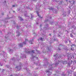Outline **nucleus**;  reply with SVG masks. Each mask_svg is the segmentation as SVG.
Here are the masks:
<instances>
[{
    "label": "nucleus",
    "instance_id": "nucleus-54",
    "mask_svg": "<svg viewBox=\"0 0 76 76\" xmlns=\"http://www.w3.org/2000/svg\"><path fill=\"white\" fill-rule=\"evenodd\" d=\"M50 19H51V17H50Z\"/></svg>",
    "mask_w": 76,
    "mask_h": 76
},
{
    "label": "nucleus",
    "instance_id": "nucleus-61",
    "mask_svg": "<svg viewBox=\"0 0 76 76\" xmlns=\"http://www.w3.org/2000/svg\"><path fill=\"white\" fill-rule=\"evenodd\" d=\"M59 37H60V35H59Z\"/></svg>",
    "mask_w": 76,
    "mask_h": 76
},
{
    "label": "nucleus",
    "instance_id": "nucleus-15",
    "mask_svg": "<svg viewBox=\"0 0 76 76\" xmlns=\"http://www.w3.org/2000/svg\"><path fill=\"white\" fill-rule=\"evenodd\" d=\"M57 2L58 4H61V3H62V2L61 1H57Z\"/></svg>",
    "mask_w": 76,
    "mask_h": 76
},
{
    "label": "nucleus",
    "instance_id": "nucleus-21",
    "mask_svg": "<svg viewBox=\"0 0 76 76\" xmlns=\"http://www.w3.org/2000/svg\"><path fill=\"white\" fill-rule=\"evenodd\" d=\"M19 19L20 20H21V21H22V20H23V19L22 18H21V17H19Z\"/></svg>",
    "mask_w": 76,
    "mask_h": 76
},
{
    "label": "nucleus",
    "instance_id": "nucleus-13",
    "mask_svg": "<svg viewBox=\"0 0 76 76\" xmlns=\"http://www.w3.org/2000/svg\"><path fill=\"white\" fill-rule=\"evenodd\" d=\"M17 32V36H19L20 35V32L18 31H16Z\"/></svg>",
    "mask_w": 76,
    "mask_h": 76
},
{
    "label": "nucleus",
    "instance_id": "nucleus-25",
    "mask_svg": "<svg viewBox=\"0 0 76 76\" xmlns=\"http://www.w3.org/2000/svg\"><path fill=\"white\" fill-rule=\"evenodd\" d=\"M14 76H19V74H14Z\"/></svg>",
    "mask_w": 76,
    "mask_h": 76
},
{
    "label": "nucleus",
    "instance_id": "nucleus-35",
    "mask_svg": "<svg viewBox=\"0 0 76 76\" xmlns=\"http://www.w3.org/2000/svg\"><path fill=\"white\" fill-rule=\"evenodd\" d=\"M3 53H4V54H6V53H4V51L2 52Z\"/></svg>",
    "mask_w": 76,
    "mask_h": 76
},
{
    "label": "nucleus",
    "instance_id": "nucleus-46",
    "mask_svg": "<svg viewBox=\"0 0 76 76\" xmlns=\"http://www.w3.org/2000/svg\"><path fill=\"white\" fill-rule=\"evenodd\" d=\"M69 42H71V41H70V40H69Z\"/></svg>",
    "mask_w": 76,
    "mask_h": 76
},
{
    "label": "nucleus",
    "instance_id": "nucleus-6",
    "mask_svg": "<svg viewBox=\"0 0 76 76\" xmlns=\"http://www.w3.org/2000/svg\"><path fill=\"white\" fill-rule=\"evenodd\" d=\"M16 68L18 70H20L21 69V66H16Z\"/></svg>",
    "mask_w": 76,
    "mask_h": 76
},
{
    "label": "nucleus",
    "instance_id": "nucleus-52",
    "mask_svg": "<svg viewBox=\"0 0 76 76\" xmlns=\"http://www.w3.org/2000/svg\"><path fill=\"white\" fill-rule=\"evenodd\" d=\"M1 65V63H0V66Z\"/></svg>",
    "mask_w": 76,
    "mask_h": 76
},
{
    "label": "nucleus",
    "instance_id": "nucleus-24",
    "mask_svg": "<svg viewBox=\"0 0 76 76\" xmlns=\"http://www.w3.org/2000/svg\"><path fill=\"white\" fill-rule=\"evenodd\" d=\"M70 36L71 37H73V35H72V34H70Z\"/></svg>",
    "mask_w": 76,
    "mask_h": 76
},
{
    "label": "nucleus",
    "instance_id": "nucleus-36",
    "mask_svg": "<svg viewBox=\"0 0 76 76\" xmlns=\"http://www.w3.org/2000/svg\"><path fill=\"white\" fill-rule=\"evenodd\" d=\"M54 41H57V39H54Z\"/></svg>",
    "mask_w": 76,
    "mask_h": 76
},
{
    "label": "nucleus",
    "instance_id": "nucleus-39",
    "mask_svg": "<svg viewBox=\"0 0 76 76\" xmlns=\"http://www.w3.org/2000/svg\"><path fill=\"white\" fill-rule=\"evenodd\" d=\"M31 18L32 19V18H33V16H32V15H31Z\"/></svg>",
    "mask_w": 76,
    "mask_h": 76
},
{
    "label": "nucleus",
    "instance_id": "nucleus-51",
    "mask_svg": "<svg viewBox=\"0 0 76 76\" xmlns=\"http://www.w3.org/2000/svg\"><path fill=\"white\" fill-rule=\"evenodd\" d=\"M3 66V65H1V66Z\"/></svg>",
    "mask_w": 76,
    "mask_h": 76
},
{
    "label": "nucleus",
    "instance_id": "nucleus-14",
    "mask_svg": "<svg viewBox=\"0 0 76 76\" xmlns=\"http://www.w3.org/2000/svg\"><path fill=\"white\" fill-rule=\"evenodd\" d=\"M52 65H50V66L49 67V70H52V68L53 67H51Z\"/></svg>",
    "mask_w": 76,
    "mask_h": 76
},
{
    "label": "nucleus",
    "instance_id": "nucleus-28",
    "mask_svg": "<svg viewBox=\"0 0 76 76\" xmlns=\"http://www.w3.org/2000/svg\"><path fill=\"white\" fill-rule=\"evenodd\" d=\"M39 39H40V40H41V41H43V39L41 37Z\"/></svg>",
    "mask_w": 76,
    "mask_h": 76
},
{
    "label": "nucleus",
    "instance_id": "nucleus-7",
    "mask_svg": "<svg viewBox=\"0 0 76 76\" xmlns=\"http://www.w3.org/2000/svg\"><path fill=\"white\" fill-rule=\"evenodd\" d=\"M46 73H49L48 74V76H50V75H51V74L52 73L51 72H50L48 70H46Z\"/></svg>",
    "mask_w": 76,
    "mask_h": 76
},
{
    "label": "nucleus",
    "instance_id": "nucleus-47",
    "mask_svg": "<svg viewBox=\"0 0 76 76\" xmlns=\"http://www.w3.org/2000/svg\"><path fill=\"white\" fill-rule=\"evenodd\" d=\"M49 35H50V36H51V34H50Z\"/></svg>",
    "mask_w": 76,
    "mask_h": 76
},
{
    "label": "nucleus",
    "instance_id": "nucleus-10",
    "mask_svg": "<svg viewBox=\"0 0 76 76\" xmlns=\"http://www.w3.org/2000/svg\"><path fill=\"white\" fill-rule=\"evenodd\" d=\"M45 65H44V66H47L48 64V62H46L45 63Z\"/></svg>",
    "mask_w": 76,
    "mask_h": 76
},
{
    "label": "nucleus",
    "instance_id": "nucleus-40",
    "mask_svg": "<svg viewBox=\"0 0 76 76\" xmlns=\"http://www.w3.org/2000/svg\"><path fill=\"white\" fill-rule=\"evenodd\" d=\"M4 69H2V72H4Z\"/></svg>",
    "mask_w": 76,
    "mask_h": 76
},
{
    "label": "nucleus",
    "instance_id": "nucleus-3",
    "mask_svg": "<svg viewBox=\"0 0 76 76\" xmlns=\"http://www.w3.org/2000/svg\"><path fill=\"white\" fill-rule=\"evenodd\" d=\"M72 56V54H69V53H68L67 55V57H68V60L69 61V58H72V57L71 56Z\"/></svg>",
    "mask_w": 76,
    "mask_h": 76
},
{
    "label": "nucleus",
    "instance_id": "nucleus-20",
    "mask_svg": "<svg viewBox=\"0 0 76 76\" xmlns=\"http://www.w3.org/2000/svg\"><path fill=\"white\" fill-rule=\"evenodd\" d=\"M72 28H74V29H76V26H72Z\"/></svg>",
    "mask_w": 76,
    "mask_h": 76
},
{
    "label": "nucleus",
    "instance_id": "nucleus-62",
    "mask_svg": "<svg viewBox=\"0 0 76 76\" xmlns=\"http://www.w3.org/2000/svg\"><path fill=\"white\" fill-rule=\"evenodd\" d=\"M5 3H6V1H5Z\"/></svg>",
    "mask_w": 76,
    "mask_h": 76
},
{
    "label": "nucleus",
    "instance_id": "nucleus-30",
    "mask_svg": "<svg viewBox=\"0 0 76 76\" xmlns=\"http://www.w3.org/2000/svg\"><path fill=\"white\" fill-rule=\"evenodd\" d=\"M35 53L34 51V50H32L31 51V52H30V53Z\"/></svg>",
    "mask_w": 76,
    "mask_h": 76
},
{
    "label": "nucleus",
    "instance_id": "nucleus-26",
    "mask_svg": "<svg viewBox=\"0 0 76 76\" xmlns=\"http://www.w3.org/2000/svg\"><path fill=\"white\" fill-rule=\"evenodd\" d=\"M6 67H7V68H9V65H6Z\"/></svg>",
    "mask_w": 76,
    "mask_h": 76
},
{
    "label": "nucleus",
    "instance_id": "nucleus-2",
    "mask_svg": "<svg viewBox=\"0 0 76 76\" xmlns=\"http://www.w3.org/2000/svg\"><path fill=\"white\" fill-rule=\"evenodd\" d=\"M58 54H56L55 55L53 56L54 60L55 59V60H57V59H58V58H61V56H58Z\"/></svg>",
    "mask_w": 76,
    "mask_h": 76
},
{
    "label": "nucleus",
    "instance_id": "nucleus-59",
    "mask_svg": "<svg viewBox=\"0 0 76 76\" xmlns=\"http://www.w3.org/2000/svg\"><path fill=\"white\" fill-rule=\"evenodd\" d=\"M9 13H10V12H9Z\"/></svg>",
    "mask_w": 76,
    "mask_h": 76
},
{
    "label": "nucleus",
    "instance_id": "nucleus-27",
    "mask_svg": "<svg viewBox=\"0 0 76 76\" xmlns=\"http://www.w3.org/2000/svg\"><path fill=\"white\" fill-rule=\"evenodd\" d=\"M10 18H10V17H9V18H7L5 19V20H7V19H10Z\"/></svg>",
    "mask_w": 76,
    "mask_h": 76
},
{
    "label": "nucleus",
    "instance_id": "nucleus-16",
    "mask_svg": "<svg viewBox=\"0 0 76 76\" xmlns=\"http://www.w3.org/2000/svg\"><path fill=\"white\" fill-rule=\"evenodd\" d=\"M13 50L12 49H10V50H9V52L10 53H13Z\"/></svg>",
    "mask_w": 76,
    "mask_h": 76
},
{
    "label": "nucleus",
    "instance_id": "nucleus-18",
    "mask_svg": "<svg viewBox=\"0 0 76 76\" xmlns=\"http://www.w3.org/2000/svg\"><path fill=\"white\" fill-rule=\"evenodd\" d=\"M61 47H62L63 49H64L65 48V45H63L62 46H61Z\"/></svg>",
    "mask_w": 76,
    "mask_h": 76
},
{
    "label": "nucleus",
    "instance_id": "nucleus-8",
    "mask_svg": "<svg viewBox=\"0 0 76 76\" xmlns=\"http://www.w3.org/2000/svg\"><path fill=\"white\" fill-rule=\"evenodd\" d=\"M33 41H34V40L32 39V40H30L29 41V43L30 44H32V42H33Z\"/></svg>",
    "mask_w": 76,
    "mask_h": 76
},
{
    "label": "nucleus",
    "instance_id": "nucleus-32",
    "mask_svg": "<svg viewBox=\"0 0 76 76\" xmlns=\"http://www.w3.org/2000/svg\"><path fill=\"white\" fill-rule=\"evenodd\" d=\"M48 20H45V22H48Z\"/></svg>",
    "mask_w": 76,
    "mask_h": 76
},
{
    "label": "nucleus",
    "instance_id": "nucleus-57",
    "mask_svg": "<svg viewBox=\"0 0 76 76\" xmlns=\"http://www.w3.org/2000/svg\"><path fill=\"white\" fill-rule=\"evenodd\" d=\"M66 1H67V0H66Z\"/></svg>",
    "mask_w": 76,
    "mask_h": 76
},
{
    "label": "nucleus",
    "instance_id": "nucleus-53",
    "mask_svg": "<svg viewBox=\"0 0 76 76\" xmlns=\"http://www.w3.org/2000/svg\"><path fill=\"white\" fill-rule=\"evenodd\" d=\"M26 70H27V69L26 68Z\"/></svg>",
    "mask_w": 76,
    "mask_h": 76
},
{
    "label": "nucleus",
    "instance_id": "nucleus-50",
    "mask_svg": "<svg viewBox=\"0 0 76 76\" xmlns=\"http://www.w3.org/2000/svg\"><path fill=\"white\" fill-rule=\"evenodd\" d=\"M59 50H60L61 49H59Z\"/></svg>",
    "mask_w": 76,
    "mask_h": 76
},
{
    "label": "nucleus",
    "instance_id": "nucleus-43",
    "mask_svg": "<svg viewBox=\"0 0 76 76\" xmlns=\"http://www.w3.org/2000/svg\"><path fill=\"white\" fill-rule=\"evenodd\" d=\"M72 61H71V64H72Z\"/></svg>",
    "mask_w": 76,
    "mask_h": 76
},
{
    "label": "nucleus",
    "instance_id": "nucleus-17",
    "mask_svg": "<svg viewBox=\"0 0 76 76\" xmlns=\"http://www.w3.org/2000/svg\"><path fill=\"white\" fill-rule=\"evenodd\" d=\"M50 25H53V20L50 21Z\"/></svg>",
    "mask_w": 76,
    "mask_h": 76
},
{
    "label": "nucleus",
    "instance_id": "nucleus-1",
    "mask_svg": "<svg viewBox=\"0 0 76 76\" xmlns=\"http://www.w3.org/2000/svg\"><path fill=\"white\" fill-rule=\"evenodd\" d=\"M54 60L55 61V65L56 66H57V65L58 64H59V63H60V62H61V63H62L63 64H65L67 63V61H56V60Z\"/></svg>",
    "mask_w": 76,
    "mask_h": 76
},
{
    "label": "nucleus",
    "instance_id": "nucleus-42",
    "mask_svg": "<svg viewBox=\"0 0 76 76\" xmlns=\"http://www.w3.org/2000/svg\"><path fill=\"white\" fill-rule=\"evenodd\" d=\"M41 26H42V24H41V25H40V27H41Z\"/></svg>",
    "mask_w": 76,
    "mask_h": 76
},
{
    "label": "nucleus",
    "instance_id": "nucleus-64",
    "mask_svg": "<svg viewBox=\"0 0 76 76\" xmlns=\"http://www.w3.org/2000/svg\"><path fill=\"white\" fill-rule=\"evenodd\" d=\"M5 21V20H4Z\"/></svg>",
    "mask_w": 76,
    "mask_h": 76
},
{
    "label": "nucleus",
    "instance_id": "nucleus-45",
    "mask_svg": "<svg viewBox=\"0 0 76 76\" xmlns=\"http://www.w3.org/2000/svg\"><path fill=\"white\" fill-rule=\"evenodd\" d=\"M14 76V75H11L10 76Z\"/></svg>",
    "mask_w": 76,
    "mask_h": 76
},
{
    "label": "nucleus",
    "instance_id": "nucleus-23",
    "mask_svg": "<svg viewBox=\"0 0 76 76\" xmlns=\"http://www.w3.org/2000/svg\"><path fill=\"white\" fill-rule=\"evenodd\" d=\"M70 64L69 63H68V66H69V67H70V64Z\"/></svg>",
    "mask_w": 76,
    "mask_h": 76
},
{
    "label": "nucleus",
    "instance_id": "nucleus-56",
    "mask_svg": "<svg viewBox=\"0 0 76 76\" xmlns=\"http://www.w3.org/2000/svg\"><path fill=\"white\" fill-rule=\"evenodd\" d=\"M0 70H1V69L0 68Z\"/></svg>",
    "mask_w": 76,
    "mask_h": 76
},
{
    "label": "nucleus",
    "instance_id": "nucleus-11",
    "mask_svg": "<svg viewBox=\"0 0 76 76\" xmlns=\"http://www.w3.org/2000/svg\"><path fill=\"white\" fill-rule=\"evenodd\" d=\"M45 26L46 27L44 28V29L46 30L47 29V28L48 27V24H46Z\"/></svg>",
    "mask_w": 76,
    "mask_h": 76
},
{
    "label": "nucleus",
    "instance_id": "nucleus-48",
    "mask_svg": "<svg viewBox=\"0 0 76 76\" xmlns=\"http://www.w3.org/2000/svg\"><path fill=\"white\" fill-rule=\"evenodd\" d=\"M72 32H73V30H72Z\"/></svg>",
    "mask_w": 76,
    "mask_h": 76
},
{
    "label": "nucleus",
    "instance_id": "nucleus-29",
    "mask_svg": "<svg viewBox=\"0 0 76 76\" xmlns=\"http://www.w3.org/2000/svg\"><path fill=\"white\" fill-rule=\"evenodd\" d=\"M26 8L27 9H30V8L28 7H27Z\"/></svg>",
    "mask_w": 76,
    "mask_h": 76
},
{
    "label": "nucleus",
    "instance_id": "nucleus-44",
    "mask_svg": "<svg viewBox=\"0 0 76 76\" xmlns=\"http://www.w3.org/2000/svg\"><path fill=\"white\" fill-rule=\"evenodd\" d=\"M64 75V76H66V75Z\"/></svg>",
    "mask_w": 76,
    "mask_h": 76
},
{
    "label": "nucleus",
    "instance_id": "nucleus-4",
    "mask_svg": "<svg viewBox=\"0 0 76 76\" xmlns=\"http://www.w3.org/2000/svg\"><path fill=\"white\" fill-rule=\"evenodd\" d=\"M69 2L71 4H72V5L75 4V1L74 0H72V1H69Z\"/></svg>",
    "mask_w": 76,
    "mask_h": 76
},
{
    "label": "nucleus",
    "instance_id": "nucleus-49",
    "mask_svg": "<svg viewBox=\"0 0 76 76\" xmlns=\"http://www.w3.org/2000/svg\"><path fill=\"white\" fill-rule=\"evenodd\" d=\"M36 23H37V24H38V23L37 22Z\"/></svg>",
    "mask_w": 76,
    "mask_h": 76
},
{
    "label": "nucleus",
    "instance_id": "nucleus-5",
    "mask_svg": "<svg viewBox=\"0 0 76 76\" xmlns=\"http://www.w3.org/2000/svg\"><path fill=\"white\" fill-rule=\"evenodd\" d=\"M25 53H28V54H30V52H29V49H25Z\"/></svg>",
    "mask_w": 76,
    "mask_h": 76
},
{
    "label": "nucleus",
    "instance_id": "nucleus-12",
    "mask_svg": "<svg viewBox=\"0 0 76 76\" xmlns=\"http://www.w3.org/2000/svg\"><path fill=\"white\" fill-rule=\"evenodd\" d=\"M38 16H39V18H41V19H42V17H41V15H39V14H38V12H36Z\"/></svg>",
    "mask_w": 76,
    "mask_h": 76
},
{
    "label": "nucleus",
    "instance_id": "nucleus-19",
    "mask_svg": "<svg viewBox=\"0 0 76 76\" xmlns=\"http://www.w3.org/2000/svg\"><path fill=\"white\" fill-rule=\"evenodd\" d=\"M19 45L20 47H22V46H23V44L22 43H20L19 44Z\"/></svg>",
    "mask_w": 76,
    "mask_h": 76
},
{
    "label": "nucleus",
    "instance_id": "nucleus-31",
    "mask_svg": "<svg viewBox=\"0 0 76 76\" xmlns=\"http://www.w3.org/2000/svg\"><path fill=\"white\" fill-rule=\"evenodd\" d=\"M74 76H76V73L75 72L74 73Z\"/></svg>",
    "mask_w": 76,
    "mask_h": 76
},
{
    "label": "nucleus",
    "instance_id": "nucleus-33",
    "mask_svg": "<svg viewBox=\"0 0 76 76\" xmlns=\"http://www.w3.org/2000/svg\"><path fill=\"white\" fill-rule=\"evenodd\" d=\"M26 17H29V16L28 15H27L26 14Z\"/></svg>",
    "mask_w": 76,
    "mask_h": 76
},
{
    "label": "nucleus",
    "instance_id": "nucleus-34",
    "mask_svg": "<svg viewBox=\"0 0 76 76\" xmlns=\"http://www.w3.org/2000/svg\"><path fill=\"white\" fill-rule=\"evenodd\" d=\"M47 50H50L49 48H47Z\"/></svg>",
    "mask_w": 76,
    "mask_h": 76
},
{
    "label": "nucleus",
    "instance_id": "nucleus-58",
    "mask_svg": "<svg viewBox=\"0 0 76 76\" xmlns=\"http://www.w3.org/2000/svg\"><path fill=\"white\" fill-rule=\"evenodd\" d=\"M55 1H56V0H55Z\"/></svg>",
    "mask_w": 76,
    "mask_h": 76
},
{
    "label": "nucleus",
    "instance_id": "nucleus-38",
    "mask_svg": "<svg viewBox=\"0 0 76 76\" xmlns=\"http://www.w3.org/2000/svg\"><path fill=\"white\" fill-rule=\"evenodd\" d=\"M65 42L66 43H67V41H65Z\"/></svg>",
    "mask_w": 76,
    "mask_h": 76
},
{
    "label": "nucleus",
    "instance_id": "nucleus-60",
    "mask_svg": "<svg viewBox=\"0 0 76 76\" xmlns=\"http://www.w3.org/2000/svg\"><path fill=\"white\" fill-rule=\"evenodd\" d=\"M13 61H15V60H13Z\"/></svg>",
    "mask_w": 76,
    "mask_h": 76
},
{
    "label": "nucleus",
    "instance_id": "nucleus-41",
    "mask_svg": "<svg viewBox=\"0 0 76 76\" xmlns=\"http://www.w3.org/2000/svg\"><path fill=\"white\" fill-rule=\"evenodd\" d=\"M12 6H13V7H15V5H13Z\"/></svg>",
    "mask_w": 76,
    "mask_h": 76
},
{
    "label": "nucleus",
    "instance_id": "nucleus-55",
    "mask_svg": "<svg viewBox=\"0 0 76 76\" xmlns=\"http://www.w3.org/2000/svg\"><path fill=\"white\" fill-rule=\"evenodd\" d=\"M33 1H35V0H33Z\"/></svg>",
    "mask_w": 76,
    "mask_h": 76
},
{
    "label": "nucleus",
    "instance_id": "nucleus-63",
    "mask_svg": "<svg viewBox=\"0 0 76 76\" xmlns=\"http://www.w3.org/2000/svg\"><path fill=\"white\" fill-rule=\"evenodd\" d=\"M33 58H34V57H33Z\"/></svg>",
    "mask_w": 76,
    "mask_h": 76
},
{
    "label": "nucleus",
    "instance_id": "nucleus-37",
    "mask_svg": "<svg viewBox=\"0 0 76 76\" xmlns=\"http://www.w3.org/2000/svg\"><path fill=\"white\" fill-rule=\"evenodd\" d=\"M37 65L38 66H39V65H40V64L39 63H38V64H37Z\"/></svg>",
    "mask_w": 76,
    "mask_h": 76
},
{
    "label": "nucleus",
    "instance_id": "nucleus-9",
    "mask_svg": "<svg viewBox=\"0 0 76 76\" xmlns=\"http://www.w3.org/2000/svg\"><path fill=\"white\" fill-rule=\"evenodd\" d=\"M28 41V40L27 39H25V41L23 43L24 44V45H26V42H27Z\"/></svg>",
    "mask_w": 76,
    "mask_h": 76
},
{
    "label": "nucleus",
    "instance_id": "nucleus-22",
    "mask_svg": "<svg viewBox=\"0 0 76 76\" xmlns=\"http://www.w3.org/2000/svg\"><path fill=\"white\" fill-rule=\"evenodd\" d=\"M49 10H53V9H54V8H53V7H50L49 8Z\"/></svg>",
    "mask_w": 76,
    "mask_h": 76
}]
</instances>
